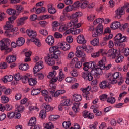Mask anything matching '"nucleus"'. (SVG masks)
<instances>
[{
  "instance_id": "31",
  "label": "nucleus",
  "mask_w": 129,
  "mask_h": 129,
  "mask_svg": "<svg viewBox=\"0 0 129 129\" xmlns=\"http://www.w3.org/2000/svg\"><path fill=\"white\" fill-rule=\"evenodd\" d=\"M79 105H80V103H74L72 109L74 112H79V110H80Z\"/></svg>"
},
{
  "instance_id": "59",
  "label": "nucleus",
  "mask_w": 129,
  "mask_h": 129,
  "mask_svg": "<svg viewBox=\"0 0 129 129\" xmlns=\"http://www.w3.org/2000/svg\"><path fill=\"white\" fill-rule=\"evenodd\" d=\"M1 102L2 103H7L9 102V98L8 97H1Z\"/></svg>"
},
{
  "instance_id": "29",
  "label": "nucleus",
  "mask_w": 129,
  "mask_h": 129,
  "mask_svg": "<svg viewBox=\"0 0 129 129\" xmlns=\"http://www.w3.org/2000/svg\"><path fill=\"white\" fill-rule=\"evenodd\" d=\"M72 97L76 102H79V101H81L82 100V96L80 94H75Z\"/></svg>"
},
{
  "instance_id": "54",
  "label": "nucleus",
  "mask_w": 129,
  "mask_h": 129,
  "mask_svg": "<svg viewBox=\"0 0 129 129\" xmlns=\"http://www.w3.org/2000/svg\"><path fill=\"white\" fill-rule=\"evenodd\" d=\"M56 71H53V72H50L47 76V78H49V79H51L53 78V77H55L56 76Z\"/></svg>"
},
{
  "instance_id": "5",
  "label": "nucleus",
  "mask_w": 129,
  "mask_h": 129,
  "mask_svg": "<svg viewBox=\"0 0 129 129\" xmlns=\"http://www.w3.org/2000/svg\"><path fill=\"white\" fill-rule=\"evenodd\" d=\"M26 33L28 36L31 38V39H30V41H31V42H33V43H34V44L36 46H37V47H41V42H40V40L36 38V37L37 36V33L36 32V31H33L31 29H27L26 30Z\"/></svg>"
},
{
  "instance_id": "6",
  "label": "nucleus",
  "mask_w": 129,
  "mask_h": 129,
  "mask_svg": "<svg viewBox=\"0 0 129 129\" xmlns=\"http://www.w3.org/2000/svg\"><path fill=\"white\" fill-rule=\"evenodd\" d=\"M50 88L49 89V92L52 96L53 97H57L63 93H65L66 91L64 90H59L56 91V84H50ZM56 91V92H55Z\"/></svg>"
},
{
  "instance_id": "25",
  "label": "nucleus",
  "mask_w": 129,
  "mask_h": 129,
  "mask_svg": "<svg viewBox=\"0 0 129 129\" xmlns=\"http://www.w3.org/2000/svg\"><path fill=\"white\" fill-rule=\"evenodd\" d=\"M60 49H62L63 51H67L70 49V45L67 42L61 43L60 44Z\"/></svg>"
},
{
  "instance_id": "3",
  "label": "nucleus",
  "mask_w": 129,
  "mask_h": 129,
  "mask_svg": "<svg viewBox=\"0 0 129 129\" xmlns=\"http://www.w3.org/2000/svg\"><path fill=\"white\" fill-rule=\"evenodd\" d=\"M108 80L111 84H116L119 82V84H122L123 81L121 79V74L119 72H115L114 74L110 73L108 76Z\"/></svg>"
},
{
  "instance_id": "28",
  "label": "nucleus",
  "mask_w": 129,
  "mask_h": 129,
  "mask_svg": "<svg viewBox=\"0 0 129 129\" xmlns=\"http://www.w3.org/2000/svg\"><path fill=\"white\" fill-rule=\"evenodd\" d=\"M17 46L18 47H21L25 44V39L23 37H19L18 39L16 41Z\"/></svg>"
},
{
  "instance_id": "55",
  "label": "nucleus",
  "mask_w": 129,
  "mask_h": 129,
  "mask_svg": "<svg viewBox=\"0 0 129 129\" xmlns=\"http://www.w3.org/2000/svg\"><path fill=\"white\" fill-rule=\"evenodd\" d=\"M22 77L23 76H21L20 73H18L14 76V79H15L16 81H19V80H21V79H22Z\"/></svg>"
},
{
  "instance_id": "1",
  "label": "nucleus",
  "mask_w": 129,
  "mask_h": 129,
  "mask_svg": "<svg viewBox=\"0 0 129 129\" xmlns=\"http://www.w3.org/2000/svg\"><path fill=\"white\" fill-rule=\"evenodd\" d=\"M16 19L15 16H11L8 18V21L6 22V25L4 26L5 30V34L8 37H13L14 33L18 31V28H13L12 23H14V21Z\"/></svg>"
},
{
  "instance_id": "40",
  "label": "nucleus",
  "mask_w": 129,
  "mask_h": 129,
  "mask_svg": "<svg viewBox=\"0 0 129 129\" xmlns=\"http://www.w3.org/2000/svg\"><path fill=\"white\" fill-rule=\"evenodd\" d=\"M45 12H46V8L41 7L36 9V14L39 15V14H41V13H45Z\"/></svg>"
},
{
  "instance_id": "11",
  "label": "nucleus",
  "mask_w": 129,
  "mask_h": 129,
  "mask_svg": "<svg viewBox=\"0 0 129 129\" xmlns=\"http://www.w3.org/2000/svg\"><path fill=\"white\" fill-rule=\"evenodd\" d=\"M103 34V25L102 24H99L96 28L93 31V37H97L100 35Z\"/></svg>"
},
{
  "instance_id": "2",
  "label": "nucleus",
  "mask_w": 129,
  "mask_h": 129,
  "mask_svg": "<svg viewBox=\"0 0 129 129\" xmlns=\"http://www.w3.org/2000/svg\"><path fill=\"white\" fill-rule=\"evenodd\" d=\"M60 51L57 48L54 51V53H48V55L44 58L46 64H48V65H49L50 66L54 65L55 60L54 59L57 60L58 57L60 56Z\"/></svg>"
},
{
  "instance_id": "42",
  "label": "nucleus",
  "mask_w": 129,
  "mask_h": 129,
  "mask_svg": "<svg viewBox=\"0 0 129 129\" xmlns=\"http://www.w3.org/2000/svg\"><path fill=\"white\" fill-rule=\"evenodd\" d=\"M59 117L60 116L59 115H51L49 117V119L50 121H55V120H57Z\"/></svg>"
},
{
  "instance_id": "48",
  "label": "nucleus",
  "mask_w": 129,
  "mask_h": 129,
  "mask_svg": "<svg viewBox=\"0 0 129 129\" xmlns=\"http://www.w3.org/2000/svg\"><path fill=\"white\" fill-rule=\"evenodd\" d=\"M70 102V100L69 99H67L63 100L61 101V105H63V106H68Z\"/></svg>"
},
{
  "instance_id": "30",
  "label": "nucleus",
  "mask_w": 129,
  "mask_h": 129,
  "mask_svg": "<svg viewBox=\"0 0 129 129\" xmlns=\"http://www.w3.org/2000/svg\"><path fill=\"white\" fill-rule=\"evenodd\" d=\"M104 53V50L102 49H100L98 52L93 53L91 54V57L92 58H97V57H99L100 54H103Z\"/></svg>"
},
{
  "instance_id": "20",
  "label": "nucleus",
  "mask_w": 129,
  "mask_h": 129,
  "mask_svg": "<svg viewBox=\"0 0 129 129\" xmlns=\"http://www.w3.org/2000/svg\"><path fill=\"white\" fill-rule=\"evenodd\" d=\"M90 90H91V86H88L87 88L82 89L83 96H84V97H86V100L89 99V98L87 97V95L89 94V91H90Z\"/></svg>"
},
{
  "instance_id": "12",
  "label": "nucleus",
  "mask_w": 129,
  "mask_h": 129,
  "mask_svg": "<svg viewBox=\"0 0 129 129\" xmlns=\"http://www.w3.org/2000/svg\"><path fill=\"white\" fill-rule=\"evenodd\" d=\"M106 62V59L104 58V59H102L98 62V67L101 70H109L111 68V64H109L107 66H105V62Z\"/></svg>"
},
{
  "instance_id": "37",
  "label": "nucleus",
  "mask_w": 129,
  "mask_h": 129,
  "mask_svg": "<svg viewBox=\"0 0 129 129\" xmlns=\"http://www.w3.org/2000/svg\"><path fill=\"white\" fill-rule=\"evenodd\" d=\"M19 69L20 70H23V71H26V70H28V69L29 68V65L28 64H21L19 65Z\"/></svg>"
},
{
  "instance_id": "43",
  "label": "nucleus",
  "mask_w": 129,
  "mask_h": 129,
  "mask_svg": "<svg viewBox=\"0 0 129 129\" xmlns=\"http://www.w3.org/2000/svg\"><path fill=\"white\" fill-rule=\"evenodd\" d=\"M103 22V18H97L94 21L93 25H96V24H99V25H101Z\"/></svg>"
},
{
  "instance_id": "44",
  "label": "nucleus",
  "mask_w": 129,
  "mask_h": 129,
  "mask_svg": "<svg viewBox=\"0 0 129 129\" xmlns=\"http://www.w3.org/2000/svg\"><path fill=\"white\" fill-rule=\"evenodd\" d=\"M69 27H70L68 26V24L67 25H64V26H61L59 27V32H65V31L68 30Z\"/></svg>"
},
{
  "instance_id": "35",
  "label": "nucleus",
  "mask_w": 129,
  "mask_h": 129,
  "mask_svg": "<svg viewBox=\"0 0 129 129\" xmlns=\"http://www.w3.org/2000/svg\"><path fill=\"white\" fill-rule=\"evenodd\" d=\"M13 79H14L13 76H5L3 78V81L4 82H11Z\"/></svg>"
},
{
  "instance_id": "14",
  "label": "nucleus",
  "mask_w": 129,
  "mask_h": 129,
  "mask_svg": "<svg viewBox=\"0 0 129 129\" xmlns=\"http://www.w3.org/2000/svg\"><path fill=\"white\" fill-rule=\"evenodd\" d=\"M63 79H64V74H63L62 70L60 69L59 73V76L57 77L56 78L53 77L51 78L50 85L51 84H54V83L56 82L57 80H58V81H62V80H63Z\"/></svg>"
},
{
  "instance_id": "47",
  "label": "nucleus",
  "mask_w": 129,
  "mask_h": 129,
  "mask_svg": "<svg viewBox=\"0 0 129 129\" xmlns=\"http://www.w3.org/2000/svg\"><path fill=\"white\" fill-rule=\"evenodd\" d=\"M107 102L111 104H114L115 103V98L112 97H108L107 100Z\"/></svg>"
},
{
  "instance_id": "15",
  "label": "nucleus",
  "mask_w": 129,
  "mask_h": 129,
  "mask_svg": "<svg viewBox=\"0 0 129 129\" xmlns=\"http://www.w3.org/2000/svg\"><path fill=\"white\" fill-rule=\"evenodd\" d=\"M91 74L93 76H94L95 78H98L99 77V74L102 72L101 69L98 66L95 67V69L91 70Z\"/></svg>"
},
{
  "instance_id": "45",
  "label": "nucleus",
  "mask_w": 129,
  "mask_h": 129,
  "mask_svg": "<svg viewBox=\"0 0 129 129\" xmlns=\"http://www.w3.org/2000/svg\"><path fill=\"white\" fill-rule=\"evenodd\" d=\"M6 12L8 15H10L11 16H13L16 14V10L11 8L7 9Z\"/></svg>"
},
{
  "instance_id": "50",
  "label": "nucleus",
  "mask_w": 129,
  "mask_h": 129,
  "mask_svg": "<svg viewBox=\"0 0 129 129\" xmlns=\"http://www.w3.org/2000/svg\"><path fill=\"white\" fill-rule=\"evenodd\" d=\"M70 75L73 77H77L78 76V73H77L76 70L74 69L70 72Z\"/></svg>"
},
{
  "instance_id": "53",
  "label": "nucleus",
  "mask_w": 129,
  "mask_h": 129,
  "mask_svg": "<svg viewBox=\"0 0 129 129\" xmlns=\"http://www.w3.org/2000/svg\"><path fill=\"white\" fill-rule=\"evenodd\" d=\"M62 126L64 128L67 129L69 126H71V122L68 121V122H63L62 123Z\"/></svg>"
},
{
  "instance_id": "4",
  "label": "nucleus",
  "mask_w": 129,
  "mask_h": 129,
  "mask_svg": "<svg viewBox=\"0 0 129 129\" xmlns=\"http://www.w3.org/2000/svg\"><path fill=\"white\" fill-rule=\"evenodd\" d=\"M81 12H76L75 14H73L71 16V19L72 20V21H70L68 26L69 27H73V28H75V29H77L78 28H80L81 27V23H78V19L77 18L78 17H80Z\"/></svg>"
},
{
  "instance_id": "17",
  "label": "nucleus",
  "mask_w": 129,
  "mask_h": 129,
  "mask_svg": "<svg viewBox=\"0 0 129 129\" xmlns=\"http://www.w3.org/2000/svg\"><path fill=\"white\" fill-rule=\"evenodd\" d=\"M120 50L119 49H111L108 50V56H112L114 58L119 56Z\"/></svg>"
},
{
  "instance_id": "7",
  "label": "nucleus",
  "mask_w": 129,
  "mask_h": 129,
  "mask_svg": "<svg viewBox=\"0 0 129 129\" xmlns=\"http://www.w3.org/2000/svg\"><path fill=\"white\" fill-rule=\"evenodd\" d=\"M43 68H44V65H43V61H39L38 62H37L33 68V72H34V74H36V76L38 77V79L40 80H42V79L44 78V74L42 73H36L37 72H39L41 69H43Z\"/></svg>"
},
{
  "instance_id": "58",
  "label": "nucleus",
  "mask_w": 129,
  "mask_h": 129,
  "mask_svg": "<svg viewBox=\"0 0 129 129\" xmlns=\"http://www.w3.org/2000/svg\"><path fill=\"white\" fill-rule=\"evenodd\" d=\"M122 37V34H121V33H119L117 34L116 36L115 37L114 40L115 41H116V42H119Z\"/></svg>"
},
{
  "instance_id": "8",
  "label": "nucleus",
  "mask_w": 129,
  "mask_h": 129,
  "mask_svg": "<svg viewBox=\"0 0 129 129\" xmlns=\"http://www.w3.org/2000/svg\"><path fill=\"white\" fill-rule=\"evenodd\" d=\"M42 106L44 107L45 110H42L40 111L39 113V116L41 119H45V118H46V116H47V113L46 112L52 111L53 108H52L50 105L48 104L44 103L42 104Z\"/></svg>"
},
{
  "instance_id": "52",
  "label": "nucleus",
  "mask_w": 129,
  "mask_h": 129,
  "mask_svg": "<svg viewBox=\"0 0 129 129\" xmlns=\"http://www.w3.org/2000/svg\"><path fill=\"white\" fill-rule=\"evenodd\" d=\"M80 3V7L81 8V9H85L87 7V5H88V3H87V2L84 1L83 2H79Z\"/></svg>"
},
{
  "instance_id": "64",
  "label": "nucleus",
  "mask_w": 129,
  "mask_h": 129,
  "mask_svg": "<svg viewBox=\"0 0 129 129\" xmlns=\"http://www.w3.org/2000/svg\"><path fill=\"white\" fill-rule=\"evenodd\" d=\"M24 107L22 106H18L16 109V111H18V112H23L24 111Z\"/></svg>"
},
{
  "instance_id": "57",
  "label": "nucleus",
  "mask_w": 129,
  "mask_h": 129,
  "mask_svg": "<svg viewBox=\"0 0 129 129\" xmlns=\"http://www.w3.org/2000/svg\"><path fill=\"white\" fill-rule=\"evenodd\" d=\"M45 128L46 129H53L54 128V125L52 122H49V123H47L45 126Z\"/></svg>"
},
{
  "instance_id": "60",
  "label": "nucleus",
  "mask_w": 129,
  "mask_h": 129,
  "mask_svg": "<svg viewBox=\"0 0 129 129\" xmlns=\"http://www.w3.org/2000/svg\"><path fill=\"white\" fill-rule=\"evenodd\" d=\"M21 79L23 83H27V82H29V79H30V78H29L27 76H24L21 78Z\"/></svg>"
},
{
  "instance_id": "19",
  "label": "nucleus",
  "mask_w": 129,
  "mask_h": 129,
  "mask_svg": "<svg viewBox=\"0 0 129 129\" xmlns=\"http://www.w3.org/2000/svg\"><path fill=\"white\" fill-rule=\"evenodd\" d=\"M111 84L110 81L109 82H107L106 81L104 80L100 83L99 87L101 89H104V88H111Z\"/></svg>"
},
{
  "instance_id": "49",
  "label": "nucleus",
  "mask_w": 129,
  "mask_h": 129,
  "mask_svg": "<svg viewBox=\"0 0 129 129\" xmlns=\"http://www.w3.org/2000/svg\"><path fill=\"white\" fill-rule=\"evenodd\" d=\"M15 9L17 12H19V13H21L24 11V7H23V6L22 5H16L15 6Z\"/></svg>"
},
{
  "instance_id": "16",
  "label": "nucleus",
  "mask_w": 129,
  "mask_h": 129,
  "mask_svg": "<svg viewBox=\"0 0 129 129\" xmlns=\"http://www.w3.org/2000/svg\"><path fill=\"white\" fill-rule=\"evenodd\" d=\"M10 43L8 42V44H7L6 45V43L3 41V40L0 41V49L1 51H3L4 50H6L7 52L8 53L10 52H12V49L9 48L8 47L9 45H10Z\"/></svg>"
},
{
  "instance_id": "26",
  "label": "nucleus",
  "mask_w": 129,
  "mask_h": 129,
  "mask_svg": "<svg viewBox=\"0 0 129 129\" xmlns=\"http://www.w3.org/2000/svg\"><path fill=\"white\" fill-rule=\"evenodd\" d=\"M26 20H28V16L21 17L17 21V26H23V25L25 24V21H26Z\"/></svg>"
},
{
  "instance_id": "24",
  "label": "nucleus",
  "mask_w": 129,
  "mask_h": 129,
  "mask_svg": "<svg viewBox=\"0 0 129 129\" xmlns=\"http://www.w3.org/2000/svg\"><path fill=\"white\" fill-rule=\"evenodd\" d=\"M41 93L43 96H44V99L46 101H50V99H51V96H49V93L47 90H44L42 91Z\"/></svg>"
},
{
  "instance_id": "63",
  "label": "nucleus",
  "mask_w": 129,
  "mask_h": 129,
  "mask_svg": "<svg viewBox=\"0 0 129 129\" xmlns=\"http://www.w3.org/2000/svg\"><path fill=\"white\" fill-rule=\"evenodd\" d=\"M112 37H113V35L112 34H109L108 35H106V36L104 38V40L106 42V41L110 40Z\"/></svg>"
},
{
  "instance_id": "36",
  "label": "nucleus",
  "mask_w": 129,
  "mask_h": 129,
  "mask_svg": "<svg viewBox=\"0 0 129 129\" xmlns=\"http://www.w3.org/2000/svg\"><path fill=\"white\" fill-rule=\"evenodd\" d=\"M28 83L29 85H31V86H34V85H36V84H37V79L30 78L29 79Z\"/></svg>"
},
{
  "instance_id": "27",
  "label": "nucleus",
  "mask_w": 129,
  "mask_h": 129,
  "mask_svg": "<svg viewBox=\"0 0 129 129\" xmlns=\"http://www.w3.org/2000/svg\"><path fill=\"white\" fill-rule=\"evenodd\" d=\"M111 28L113 30H116V29L120 28V22L118 21L113 22L111 25Z\"/></svg>"
},
{
  "instance_id": "18",
  "label": "nucleus",
  "mask_w": 129,
  "mask_h": 129,
  "mask_svg": "<svg viewBox=\"0 0 129 129\" xmlns=\"http://www.w3.org/2000/svg\"><path fill=\"white\" fill-rule=\"evenodd\" d=\"M127 41V38H126V37L122 36L121 37V39H120V41H119L118 42H116V45L118 47H121V48H124L125 45L123 43H124V42H126Z\"/></svg>"
},
{
  "instance_id": "23",
  "label": "nucleus",
  "mask_w": 129,
  "mask_h": 129,
  "mask_svg": "<svg viewBox=\"0 0 129 129\" xmlns=\"http://www.w3.org/2000/svg\"><path fill=\"white\" fill-rule=\"evenodd\" d=\"M77 42L78 44H85L86 40L84 38L83 35H80L77 37Z\"/></svg>"
},
{
  "instance_id": "21",
  "label": "nucleus",
  "mask_w": 129,
  "mask_h": 129,
  "mask_svg": "<svg viewBox=\"0 0 129 129\" xmlns=\"http://www.w3.org/2000/svg\"><path fill=\"white\" fill-rule=\"evenodd\" d=\"M46 42L49 46H53L54 45V42H55V39L54 37L52 35H49L46 39Z\"/></svg>"
},
{
  "instance_id": "46",
  "label": "nucleus",
  "mask_w": 129,
  "mask_h": 129,
  "mask_svg": "<svg viewBox=\"0 0 129 129\" xmlns=\"http://www.w3.org/2000/svg\"><path fill=\"white\" fill-rule=\"evenodd\" d=\"M91 44L93 46H97V45L99 44L98 38L96 37L94 39L91 41Z\"/></svg>"
},
{
  "instance_id": "41",
  "label": "nucleus",
  "mask_w": 129,
  "mask_h": 129,
  "mask_svg": "<svg viewBox=\"0 0 129 129\" xmlns=\"http://www.w3.org/2000/svg\"><path fill=\"white\" fill-rule=\"evenodd\" d=\"M66 81L68 83H74L75 82V78L72 77H68L66 78Z\"/></svg>"
},
{
  "instance_id": "32",
  "label": "nucleus",
  "mask_w": 129,
  "mask_h": 129,
  "mask_svg": "<svg viewBox=\"0 0 129 129\" xmlns=\"http://www.w3.org/2000/svg\"><path fill=\"white\" fill-rule=\"evenodd\" d=\"M36 123H37V120L35 117H33L29 120L28 125L29 126H31V127H32V126L36 125Z\"/></svg>"
},
{
  "instance_id": "13",
  "label": "nucleus",
  "mask_w": 129,
  "mask_h": 129,
  "mask_svg": "<svg viewBox=\"0 0 129 129\" xmlns=\"http://www.w3.org/2000/svg\"><path fill=\"white\" fill-rule=\"evenodd\" d=\"M80 7L79 1H77L74 3V5H70L66 7L65 10L66 12H71V11H75L76 9H78Z\"/></svg>"
},
{
  "instance_id": "33",
  "label": "nucleus",
  "mask_w": 129,
  "mask_h": 129,
  "mask_svg": "<svg viewBox=\"0 0 129 129\" xmlns=\"http://www.w3.org/2000/svg\"><path fill=\"white\" fill-rule=\"evenodd\" d=\"M1 91L3 92L4 94L5 95H10V94H11V92H12L11 89L6 88L5 87H2Z\"/></svg>"
},
{
  "instance_id": "39",
  "label": "nucleus",
  "mask_w": 129,
  "mask_h": 129,
  "mask_svg": "<svg viewBox=\"0 0 129 129\" xmlns=\"http://www.w3.org/2000/svg\"><path fill=\"white\" fill-rule=\"evenodd\" d=\"M116 58L115 62L116 63H121L123 61L124 57L122 55H120V53L117 57H115Z\"/></svg>"
},
{
  "instance_id": "34",
  "label": "nucleus",
  "mask_w": 129,
  "mask_h": 129,
  "mask_svg": "<svg viewBox=\"0 0 129 129\" xmlns=\"http://www.w3.org/2000/svg\"><path fill=\"white\" fill-rule=\"evenodd\" d=\"M76 55L78 58H85V53L81 50H77Z\"/></svg>"
},
{
  "instance_id": "10",
  "label": "nucleus",
  "mask_w": 129,
  "mask_h": 129,
  "mask_svg": "<svg viewBox=\"0 0 129 129\" xmlns=\"http://www.w3.org/2000/svg\"><path fill=\"white\" fill-rule=\"evenodd\" d=\"M83 70L84 71H88L89 69L94 70L96 67V63L94 61H90L89 62H84L83 63Z\"/></svg>"
},
{
  "instance_id": "22",
  "label": "nucleus",
  "mask_w": 129,
  "mask_h": 129,
  "mask_svg": "<svg viewBox=\"0 0 129 129\" xmlns=\"http://www.w3.org/2000/svg\"><path fill=\"white\" fill-rule=\"evenodd\" d=\"M17 59V57L16 56L12 55H9L6 57V62L11 64V63H14V62L16 61Z\"/></svg>"
},
{
  "instance_id": "38",
  "label": "nucleus",
  "mask_w": 129,
  "mask_h": 129,
  "mask_svg": "<svg viewBox=\"0 0 129 129\" xmlns=\"http://www.w3.org/2000/svg\"><path fill=\"white\" fill-rule=\"evenodd\" d=\"M41 92V89H33L31 91L32 95H38Z\"/></svg>"
},
{
  "instance_id": "61",
  "label": "nucleus",
  "mask_w": 129,
  "mask_h": 129,
  "mask_svg": "<svg viewBox=\"0 0 129 129\" xmlns=\"http://www.w3.org/2000/svg\"><path fill=\"white\" fill-rule=\"evenodd\" d=\"M56 12V9L52 7L48 8V12L52 15L55 14Z\"/></svg>"
},
{
  "instance_id": "9",
  "label": "nucleus",
  "mask_w": 129,
  "mask_h": 129,
  "mask_svg": "<svg viewBox=\"0 0 129 129\" xmlns=\"http://www.w3.org/2000/svg\"><path fill=\"white\" fill-rule=\"evenodd\" d=\"M125 9H127L126 12L129 13V3L125 4L123 7L119 8L116 10V14L117 15V19H119L121 16H122V15L124 14V10H125Z\"/></svg>"
},
{
  "instance_id": "51",
  "label": "nucleus",
  "mask_w": 129,
  "mask_h": 129,
  "mask_svg": "<svg viewBox=\"0 0 129 129\" xmlns=\"http://www.w3.org/2000/svg\"><path fill=\"white\" fill-rule=\"evenodd\" d=\"M94 19H95V15L94 14H91L87 16V20L89 22H93Z\"/></svg>"
},
{
  "instance_id": "62",
  "label": "nucleus",
  "mask_w": 129,
  "mask_h": 129,
  "mask_svg": "<svg viewBox=\"0 0 129 129\" xmlns=\"http://www.w3.org/2000/svg\"><path fill=\"white\" fill-rule=\"evenodd\" d=\"M39 33L43 36H47L48 35V31L46 29H41L39 31Z\"/></svg>"
},
{
  "instance_id": "56",
  "label": "nucleus",
  "mask_w": 129,
  "mask_h": 129,
  "mask_svg": "<svg viewBox=\"0 0 129 129\" xmlns=\"http://www.w3.org/2000/svg\"><path fill=\"white\" fill-rule=\"evenodd\" d=\"M16 115V113L14 112H9L7 114V116L8 117V118H13Z\"/></svg>"
}]
</instances>
